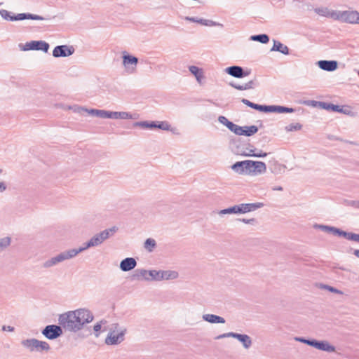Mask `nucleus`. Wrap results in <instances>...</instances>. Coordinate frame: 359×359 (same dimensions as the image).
I'll return each instance as SVG.
<instances>
[{
  "mask_svg": "<svg viewBox=\"0 0 359 359\" xmlns=\"http://www.w3.org/2000/svg\"><path fill=\"white\" fill-rule=\"evenodd\" d=\"M231 86L232 87H233L234 88H236L237 90H245L244 88V85H236V84L231 83Z\"/></svg>",
  "mask_w": 359,
  "mask_h": 359,
  "instance_id": "59",
  "label": "nucleus"
},
{
  "mask_svg": "<svg viewBox=\"0 0 359 359\" xmlns=\"http://www.w3.org/2000/svg\"><path fill=\"white\" fill-rule=\"evenodd\" d=\"M74 53V48L72 46L60 45L53 49V56L55 57H65L72 55Z\"/></svg>",
  "mask_w": 359,
  "mask_h": 359,
  "instance_id": "11",
  "label": "nucleus"
},
{
  "mask_svg": "<svg viewBox=\"0 0 359 359\" xmlns=\"http://www.w3.org/2000/svg\"><path fill=\"white\" fill-rule=\"evenodd\" d=\"M346 238L349 241H353L359 243V234L355 233L347 232Z\"/></svg>",
  "mask_w": 359,
  "mask_h": 359,
  "instance_id": "45",
  "label": "nucleus"
},
{
  "mask_svg": "<svg viewBox=\"0 0 359 359\" xmlns=\"http://www.w3.org/2000/svg\"><path fill=\"white\" fill-rule=\"evenodd\" d=\"M233 333V332H227V333H224V334H219L215 337V339H224V338L232 337Z\"/></svg>",
  "mask_w": 359,
  "mask_h": 359,
  "instance_id": "55",
  "label": "nucleus"
},
{
  "mask_svg": "<svg viewBox=\"0 0 359 359\" xmlns=\"http://www.w3.org/2000/svg\"><path fill=\"white\" fill-rule=\"evenodd\" d=\"M251 164L252 165V174H262L266 170V165L264 162L252 161Z\"/></svg>",
  "mask_w": 359,
  "mask_h": 359,
  "instance_id": "24",
  "label": "nucleus"
},
{
  "mask_svg": "<svg viewBox=\"0 0 359 359\" xmlns=\"http://www.w3.org/2000/svg\"><path fill=\"white\" fill-rule=\"evenodd\" d=\"M314 12L320 16L329 18L335 20L337 11L331 10L327 7H318L314 9Z\"/></svg>",
  "mask_w": 359,
  "mask_h": 359,
  "instance_id": "19",
  "label": "nucleus"
},
{
  "mask_svg": "<svg viewBox=\"0 0 359 359\" xmlns=\"http://www.w3.org/2000/svg\"><path fill=\"white\" fill-rule=\"evenodd\" d=\"M346 233H347V232L342 231L338 228L334 227V232H333L334 235H337V236H343V237L346 238Z\"/></svg>",
  "mask_w": 359,
  "mask_h": 359,
  "instance_id": "52",
  "label": "nucleus"
},
{
  "mask_svg": "<svg viewBox=\"0 0 359 359\" xmlns=\"http://www.w3.org/2000/svg\"><path fill=\"white\" fill-rule=\"evenodd\" d=\"M271 51H278L284 55L289 54V48L287 46L283 44L280 41L273 40V46L271 49Z\"/></svg>",
  "mask_w": 359,
  "mask_h": 359,
  "instance_id": "25",
  "label": "nucleus"
},
{
  "mask_svg": "<svg viewBox=\"0 0 359 359\" xmlns=\"http://www.w3.org/2000/svg\"><path fill=\"white\" fill-rule=\"evenodd\" d=\"M263 206L262 203H241L236 205L238 214H244L250 212L255 211Z\"/></svg>",
  "mask_w": 359,
  "mask_h": 359,
  "instance_id": "13",
  "label": "nucleus"
},
{
  "mask_svg": "<svg viewBox=\"0 0 359 359\" xmlns=\"http://www.w3.org/2000/svg\"><path fill=\"white\" fill-rule=\"evenodd\" d=\"M252 161L245 160L244 161V168H245V174H252Z\"/></svg>",
  "mask_w": 359,
  "mask_h": 359,
  "instance_id": "43",
  "label": "nucleus"
},
{
  "mask_svg": "<svg viewBox=\"0 0 359 359\" xmlns=\"http://www.w3.org/2000/svg\"><path fill=\"white\" fill-rule=\"evenodd\" d=\"M252 108L266 113H267L268 111V105H260L258 104L253 103Z\"/></svg>",
  "mask_w": 359,
  "mask_h": 359,
  "instance_id": "47",
  "label": "nucleus"
},
{
  "mask_svg": "<svg viewBox=\"0 0 359 359\" xmlns=\"http://www.w3.org/2000/svg\"><path fill=\"white\" fill-rule=\"evenodd\" d=\"M61 263L58 255H55L46 261H45L43 264V266L46 269H48L53 267L58 264Z\"/></svg>",
  "mask_w": 359,
  "mask_h": 359,
  "instance_id": "30",
  "label": "nucleus"
},
{
  "mask_svg": "<svg viewBox=\"0 0 359 359\" xmlns=\"http://www.w3.org/2000/svg\"><path fill=\"white\" fill-rule=\"evenodd\" d=\"M93 319V314L90 310L81 308L60 314L58 322L65 330L77 332Z\"/></svg>",
  "mask_w": 359,
  "mask_h": 359,
  "instance_id": "1",
  "label": "nucleus"
},
{
  "mask_svg": "<svg viewBox=\"0 0 359 359\" xmlns=\"http://www.w3.org/2000/svg\"><path fill=\"white\" fill-rule=\"evenodd\" d=\"M116 226L105 229L94 235L88 241L93 248L100 245L104 241L110 238L116 231Z\"/></svg>",
  "mask_w": 359,
  "mask_h": 359,
  "instance_id": "5",
  "label": "nucleus"
},
{
  "mask_svg": "<svg viewBox=\"0 0 359 359\" xmlns=\"http://www.w3.org/2000/svg\"><path fill=\"white\" fill-rule=\"evenodd\" d=\"M126 330L124 327H121L119 326L118 323H114L111 324L109 329V333H119L120 330Z\"/></svg>",
  "mask_w": 359,
  "mask_h": 359,
  "instance_id": "41",
  "label": "nucleus"
},
{
  "mask_svg": "<svg viewBox=\"0 0 359 359\" xmlns=\"http://www.w3.org/2000/svg\"><path fill=\"white\" fill-rule=\"evenodd\" d=\"M0 15L1 17L8 21H17V20H44L45 18L35 15L32 13H18L17 15L13 14L11 12L1 9L0 10Z\"/></svg>",
  "mask_w": 359,
  "mask_h": 359,
  "instance_id": "2",
  "label": "nucleus"
},
{
  "mask_svg": "<svg viewBox=\"0 0 359 359\" xmlns=\"http://www.w3.org/2000/svg\"><path fill=\"white\" fill-rule=\"evenodd\" d=\"M315 228L319 229L325 232L333 233L334 227L327 225L316 224Z\"/></svg>",
  "mask_w": 359,
  "mask_h": 359,
  "instance_id": "40",
  "label": "nucleus"
},
{
  "mask_svg": "<svg viewBox=\"0 0 359 359\" xmlns=\"http://www.w3.org/2000/svg\"><path fill=\"white\" fill-rule=\"evenodd\" d=\"M134 126L140 127L146 129H154L156 128V121H139L134 123Z\"/></svg>",
  "mask_w": 359,
  "mask_h": 359,
  "instance_id": "31",
  "label": "nucleus"
},
{
  "mask_svg": "<svg viewBox=\"0 0 359 359\" xmlns=\"http://www.w3.org/2000/svg\"><path fill=\"white\" fill-rule=\"evenodd\" d=\"M272 189L274 190V191H282L283 190V187H280V186H278V187H273Z\"/></svg>",
  "mask_w": 359,
  "mask_h": 359,
  "instance_id": "63",
  "label": "nucleus"
},
{
  "mask_svg": "<svg viewBox=\"0 0 359 359\" xmlns=\"http://www.w3.org/2000/svg\"><path fill=\"white\" fill-rule=\"evenodd\" d=\"M241 102H242L243 104H245V105H247V106H248V107H251V108L252 107L253 102H252L249 101L248 100L245 99V98H243V99L241 100Z\"/></svg>",
  "mask_w": 359,
  "mask_h": 359,
  "instance_id": "58",
  "label": "nucleus"
},
{
  "mask_svg": "<svg viewBox=\"0 0 359 359\" xmlns=\"http://www.w3.org/2000/svg\"><path fill=\"white\" fill-rule=\"evenodd\" d=\"M325 288L327 289L328 291L333 292V293H336V294H344V292L341 290H338L335 287H333L332 286H330V285H325Z\"/></svg>",
  "mask_w": 359,
  "mask_h": 359,
  "instance_id": "51",
  "label": "nucleus"
},
{
  "mask_svg": "<svg viewBox=\"0 0 359 359\" xmlns=\"http://www.w3.org/2000/svg\"><path fill=\"white\" fill-rule=\"evenodd\" d=\"M57 255L61 262H63L66 260H69L68 256L67 255L65 250L60 252L59 254H57Z\"/></svg>",
  "mask_w": 359,
  "mask_h": 359,
  "instance_id": "54",
  "label": "nucleus"
},
{
  "mask_svg": "<svg viewBox=\"0 0 359 359\" xmlns=\"http://www.w3.org/2000/svg\"><path fill=\"white\" fill-rule=\"evenodd\" d=\"M231 169L238 174L245 175L244 161L236 162L231 165Z\"/></svg>",
  "mask_w": 359,
  "mask_h": 359,
  "instance_id": "33",
  "label": "nucleus"
},
{
  "mask_svg": "<svg viewBox=\"0 0 359 359\" xmlns=\"http://www.w3.org/2000/svg\"><path fill=\"white\" fill-rule=\"evenodd\" d=\"M156 128L163 130H170V125L167 121H156Z\"/></svg>",
  "mask_w": 359,
  "mask_h": 359,
  "instance_id": "38",
  "label": "nucleus"
},
{
  "mask_svg": "<svg viewBox=\"0 0 359 359\" xmlns=\"http://www.w3.org/2000/svg\"><path fill=\"white\" fill-rule=\"evenodd\" d=\"M49 47V44L44 41H31L29 42H27L22 50L25 51L30 50H42L47 53Z\"/></svg>",
  "mask_w": 359,
  "mask_h": 359,
  "instance_id": "9",
  "label": "nucleus"
},
{
  "mask_svg": "<svg viewBox=\"0 0 359 359\" xmlns=\"http://www.w3.org/2000/svg\"><path fill=\"white\" fill-rule=\"evenodd\" d=\"M218 121H219L220 123H222V124H223V125L226 126L228 128H229L230 125H231V123H233V122H231V121H229V120H228L225 116H219L218 117Z\"/></svg>",
  "mask_w": 359,
  "mask_h": 359,
  "instance_id": "48",
  "label": "nucleus"
},
{
  "mask_svg": "<svg viewBox=\"0 0 359 359\" xmlns=\"http://www.w3.org/2000/svg\"><path fill=\"white\" fill-rule=\"evenodd\" d=\"M311 346H313L318 350L324 351L328 353H332L335 351L334 346L331 345L327 341H318L316 339H312Z\"/></svg>",
  "mask_w": 359,
  "mask_h": 359,
  "instance_id": "15",
  "label": "nucleus"
},
{
  "mask_svg": "<svg viewBox=\"0 0 359 359\" xmlns=\"http://www.w3.org/2000/svg\"><path fill=\"white\" fill-rule=\"evenodd\" d=\"M321 107L327 110H332L333 111H337V112H341L344 114H346V111H344L342 109V107L339 105L333 104L331 103H327V102H320Z\"/></svg>",
  "mask_w": 359,
  "mask_h": 359,
  "instance_id": "28",
  "label": "nucleus"
},
{
  "mask_svg": "<svg viewBox=\"0 0 359 359\" xmlns=\"http://www.w3.org/2000/svg\"><path fill=\"white\" fill-rule=\"evenodd\" d=\"M123 65L125 70L128 74H133L136 72L138 64V58L135 56L128 54L126 51L123 52L122 55Z\"/></svg>",
  "mask_w": 359,
  "mask_h": 359,
  "instance_id": "7",
  "label": "nucleus"
},
{
  "mask_svg": "<svg viewBox=\"0 0 359 359\" xmlns=\"http://www.w3.org/2000/svg\"><path fill=\"white\" fill-rule=\"evenodd\" d=\"M12 238L9 236L0 238V253L8 249L11 245Z\"/></svg>",
  "mask_w": 359,
  "mask_h": 359,
  "instance_id": "26",
  "label": "nucleus"
},
{
  "mask_svg": "<svg viewBox=\"0 0 359 359\" xmlns=\"http://www.w3.org/2000/svg\"><path fill=\"white\" fill-rule=\"evenodd\" d=\"M150 276L152 280L161 281L163 280H174L178 278L179 274L175 271L150 270Z\"/></svg>",
  "mask_w": 359,
  "mask_h": 359,
  "instance_id": "6",
  "label": "nucleus"
},
{
  "mask_svg": "<svg viewBox=\"0 0 359 359\" xmlns=\"http://www.w3.org/2000/svg\"><path fill=\"white\" fill-rule=\"evenodd\" d=\"M2 330L3 331H8V332H13L14 331V327H11V326H6V325H4L2 327Z\"/></svg>",
  "mask_w": 359,
  "mask_h": 359,
  "instance_id": "60",
  "label": "nucleus"
},
{
  "mask_svg": "<svg viewBox=\"0 0 359 359\" xmlns=\"http://www.w3.org/2000/svg\"><path fill=\"white\" fill-rule=\"evenodd\" d=\"M295 111L294 108L287 107L285 106L279 105H268V112H276V113H292Z\"/></svg>",
  "mask_w": 359,
  "mask_h": 359,
  "instance_id": "21",
  "label": "nucleus"
},
{
  "mask_svg": "<svg viewBox=\"0 0 359 359\" xmlns=\"http://www.w3.org/2000/svg\"><path fill=\"white\" fill-rule=\"evenodd\" d=\"M351 205L355 208H359V201H352Z\"/></svg>",
  "mask_w": 359,
  "mask_h": 359,
  "instance_id": "62",
  "label": "nucleus"
},
{
  "mask_svg": "<svg viewBox=\"0 0 359 359\" xmlns=\"http://www.w3.org/2000/svg\"><path fill=\"white\" fill-rule=\"evenodd\" d=\"M317 64L321 69L327 72H333L338 67V62L336 60H320Z\"/></svg>",
  "mask_w": 359,
  "mask_h": 359,
  "instance_id": "17",
  "label": "nucleus"
},
{
  "mask_svg": "<svg viewBox=\"0 0 359 359\" xmlns=\"http://www.w3.org/2000/svg\"><path fill=\"white\" fill-rule=\"evenodd\" d=\"M67 255L68 256L69 259H73L76 257L79 252L77 248H71L65 250Z\"/></svg>",
  "mask_w": 359,
  "mask_h": 359,
  "instance_id": "42",
  "label": "nucleus"
},
{
  "mask_svg": "<svg viewBox=\"0 0 359 359\" xmlns=\"http://www.w3.org/2000/svg\"><path fill=\"white\" fill-rule=\"evenodd\" d=\"M101 118L131 119L133 116L126 111H111L102 109Z\"/></svg>",
  "mask_w": 359,
  "mask_h": 359,
  "instance_id": "10",
  "label": "nucleus"
},
{
  "mask_svg": "<svg viewBox=\"0 0 359 359\" xmlns=\"http://www.w3.org/2000/svg\"><path fill=\"white\" fill-rule=\"evenodd\" d=\"M90 248H93L90 243L89 241L83 243L81 246H80L78 249L79 253L83 252V251L88 250Z\"/></svg>",
  "mask_w": 359,
  "mask_h": 359,
  "instance_id": "50",
  "label": "nucleus"
},
{
  "mask_svg": "<svg viewBox=\"0 0 359 359\" xmlns=\"http://www.w3.org/2000/svg\"><path fill=\"white\" fill-rule=\"evenodd\" d=\"M225 72L235 78H243L249 75L248 72H245L243 68L240 66H231L225 69Z\"/></svg>",
  "mask_w": 359,
  "mask_h": 359,
  "instance_id": "14",
  "label": "nucleus"
},
{
  "mask_svg": "<svg viewBox=\"0 0 359 359\" xmlns=\"http://www.w3.org/2000/svg\"><path fill=\"white\" fill-rule=\"evenodd\" d=\"M82 111H86L88 114L93 116H96V117H99V118H102V109H86V108H83V107H77L76 109H75V111L76 112H81Z\"/></svg>",
  "mask_w": 359,
  "mask_h": 359,
  "instance_id": "27",
  "label": "nucleus"
},
{
  "mask_svg": "<svg viewBox=\"0 0 359 359\" xmlns=\"http://www.w3.org/2000/svg\"><path fill=\"white\" fill-rule=\"evenodd\" d=\"M228 129L237 135H241V134L243 133V127L238 126L233 123H232L231 125H230Z\"/></svg>",
  "mask_w": 359,
  "mask_h": 359,
  "instance_id": "36",
  "label": "nucleus"
},
{
  "mask_svg": "<svg viewBox=\"0 0 359 359\" xmlns=\"http://www.w3.org/2000/svg\"><path fill=\"white\" fill-rule=\"evenodd\" d=\"M335 20L349 24H359V13L356 11H337Z\"/></svg>",
  "mask_w": 359,
  "mask_h": 359,
  "instance_id": "4",
  "label": "nucleus"
},
{
  "mask_svg": "<svg viewBox=\"0 0 359 359\" xmlns=\"http://www.w3.org/2000/svg\"><path fill=\"white\" fill-rule=\"evenodd\" d=\"M254 85H255L254 81L251 80V81H248V83H246L245 84H244V88L245 90L253 88Z\"/></svg>",
  "mask_w": 359,
  "mask_h": 359,
  "instance_id": "56",
  "label": "nucleus"
},
{
  "mask_svg": "<svg viewBox=\"0 0 359 359\" xmlns=\"http://www.w3.org/2000/svg\"><path fill=\"white\" fill-rule=\"evenodd\" d=\"M252 41H259L262 43H267L269 41V37L266 34L252 35L250 36Z\"/></svg>",
  "mask_w": 359,
  "mask_h": 359,
  "instance_id": "34",
  "label": "nucleus"
},
{
  "mask_svg": "<svg viewBox=\"0 0 359 359\" xmlns=\"http://www.w3.org/2000/svg\"><path fill=\"white\" fill-rule=\"evenodd\" d=\"M203 320L208 322L212 324L220 323L224 324L226 323L225 319L223 317L215 315V314H203L202 316Z\"/></svg>",
  "mask_w": 359,
  "mask_h": 359,
  "instance_id": "20",
  "label": "nucleus"
},
{
  "mask_svg": "<svg viewBox=\"0 0 359 359\" xmlns=\"http://www.w3.org/2000/svg\"><path fill=\"white\" fill-rule=\"evenodd\" d=\"M187 21L198 23L199 19L193 17H185L184 18Z\"/></svg>",
  "mask_w": 359,
  "mask_h": 359,
  "instance_id": "61",
  "label": "nucleus"
},
{
  "mask_svg": "<svg viewBox=\"0 0 359 359\" xmlns=\"http://www.w3.org/2000/svg\"><path fill=\"white\" fill-rule=\"evenodd\" d=\"M237 220L239 222H243L245 224H250V225H257L258 223L257 220L255 218H250V219L239 218Z\"/></svg>",
  "mask_w": 359,
  "mask_h": 359,
  "instance_id": "44",
  "label": "nucleus"
},
{
  "mask_svg": "<svg viewBox=\"0 0 359 359\" xmlns=\"http://www.w3.org/2000/svg\"><path fill=\"white\" fill-rule=\"evenodd\" d=\"M22 346L31 352L33 351H48L50 347L46 341H39L36 339H27L21 341Z\"/></svg>",
  "mask_w": 359,
  "mask_h": 359,
  "instance_id": "3",
  "label": "nucleus"
},
{
  "mask_svg": "<svg viewBox=\"0 0 359 359\" xmlns=\"http://www.w3.org/2000/svg\"><path fill=\"white\" fill-rule=\"evenodd\" d=\"M257 131H258V128L256 126H243V133L241 134V135L250 137V136H252V135L257 133Z\"/></svg>",
  "mask_w": 359,
  "mask_h": 359,
  "instance_id": "32",
  "label": "nucleus"
},
{
  "mask_svg": "<svg viewBox=\"0 0 359 359\" xmlns=\"http://www.w3.org/2000/svg\"><path fill=\"white\" fill-rule=\"evenodd\" d=\"M219 214L220 215H226V214H238L237 209H236V205L220 210L219 212Z\"/></svg>",
  "mask_w": 359,
  "mask_h": 359,
  "instance_id": "39",
  "label": "nucleus"
},
{
  "mask_svg": "<svg viewBox=\"0 0 359 359\" xmlns=\"http://www.w3.org/2000/svg\"><path fill=\"white\" fill-rule=\"evenodd\" d=\"M232 338L239 341L245 349H249L252 344V339L248 334L233 332Z\"/></svg>",
  "mask_w": 359,
  "mask_h": 359,
  "instance_id": "18",
  "label": "nucleus"
},
{
  "mask_svg": "<svg viewBox=\"0 0 359 359\" xmlns=\"http://www.w3.org/2000/svg\"><path fill=\"white\" fill-rule=\"evenodd\" d=\"M294 339L297 341H299V342L306 344L309 345V346H311V342H312V339H306L303 338V337H295Z\"/></svg>",
  "mask_w": 359,
  "mask_h": 359,
  "instance_id": "53",
  "label": "nucleus"
},
{
  "mask_svg": "<svg viewBox=\"0 0 359 359\" xmlns=\"http://www.w3.org/2000/svg\"><path fill=\"white\" fill-rule=\"evenodd\" d=\"M198 23L205 26H215L217 23L210 20L199 19Z\"/></svg>",
  "mask_w": 359,
  "mask_h": 359,
  "instance_id": "49",
  "label": "nucleus"
},
{
  "mask_svg": "<svg viewBox=\"0 0 359 359\" xmlns=\"http://www.w3.org/2000/svg\"><path fill=\"white\" fill-rule=\"evenodd\" d=\"M62 328L60 325H49L43 329L41 333L48 339L53 340L62 334Z\"/></svg>",
  "mask_w": 359,
  "mask_h": 359,
  "instance_id": "8",
  "label": "nucleus"
},
{
  "mask_svg": "<svg viewBox=\"0 0 359 359\" xmlns=\"http://www.w3.org/2000/svg\"><path fill=\"white\" fill-rule=\"evenodd\" d=\"M156 247V242L153 238H147L144 243V248L146 250L149 252H153L154 248Z\"/></svg>",
  "mask_w": 359,
  "mask_h": 359,
  "instance_id": "35",
  "label": "nucleus"
},
{
  "mask_svg": "<svg viewBox=\"0 0 359 359\" xmlns=\"http://www.w3.org/2000/svg\"><path fill=\"white\" fill-rule=\"evenodd\" d=\"M189 72L194 75L198 83H201L202 80L204 79V74L202 69L192 65L189 67Z\"/></svg>",
  "mask_w": 359,
  "mask_h": 359,
  "instance_id": "23",
  "label": "nucleus"
},
{
  "mask_svg": "<svg viewBox=\"0 0 359 359\" xmlns=\"http://www.w3.org/2000/svg\"><path fill=\"white\" fill-rule=\"evenodd\" d=\"M7 189V185L4 182H0V193L5 191Z\"/></svg>",
  "mask_w": 359,
  "mask_h": 359,
  "instance_id": "57",
  "label": "nucleus"
},
{
  "mask_svg": "<svg viewBox=\"0 0 359 359\" xmlns=\"http://www.w3.org/2000/svg\"><path fill=\"white\" fill-rule=\"evenodd\" d=\"M255 149H250L248 152L237 150L235 152L237 154H241L245 156H254V157H265L267 156L266 152L260 151L259 153H254Z\"/></svg>",
  "mask_w": 359,
  "mask_h": 359,
  "instance_id": "29",
  "label": "nucleus"
},
{
  "mask_svg": "<svg viewBox=\"0 0 359 359\" xmlns=\"http://www.w3.org/2000/svg\"><path fill=\"white\" fill-rule=\"evenodd\" d=\"M104 323H106V321L101 320L100 322L97 323L93 326V330H94V332H95V337H99V335H100V331L101 330V328H102V325Z\"/></svg>",
  "mask_w": 359,
  "mask_h": 359,
  "instance_id": "46",
  "label": "nucleus"
},
{
  "mask_svg": "<svg viewBox=\"0 0 359 359\" xmlns=\"http://www.w3.org/2000/svg\"><path fill=\"white\" fill-rule=\"evenodd\" d=\"M137 263L133 257H126L121 260L119 264L120 269L123 272H127L134 269Z\"/></svg>",
  "mask_w": 359,
  "mask_h": 359,
  "instance_id": "16",
  "label": "nucleus"
},
{
  "mask_svg": "<svg viewBox=\"0 0 359 359\" xmlns=\"http://www.w3.org/2000/svg\"><path fill=\"white\" fill-rule=\"evenodd\" d=\"M302 126L300 123H291L285 127V130L287 132L300 130Z\"/></svg>",
  "mask_w": 359,
  "mask_h": 359,
  "instance_id": "37",
  "label": "nucleus"
},
{
  "mask_svg": "<svg viewBox=\"0 0 359 359\" xmlns=\"http://www.w3.org/2000/svg\"><path fill=\"white\" fill-rule=\"evenodd\" d=\"M126 330H120L119 333H108L105 339V344L107 345H117L124 341V336Z\"/></svg>",
  "mask_w": 359,
  "mask_h": 359,
  "instance_id": "12",
  "label": "nucleus"
},
{
  "mask_svg": "<svg viewBox=\"0 0 359 359\" xmlns=\"http://www.w3.org/2000/svg\"><path fill=\"white\" fill-rule=\"evenodd\" d=\"M354 255L359 258V250H355L353 252Z\"/></svg>",
  "mask_w": 359,
  "mask_h": 359,
  "instance_id": "64",
  "label": "nucleus"
},
{
  "mask_svg": "<svg viewBox=\"0 0 359 359\" xmlns=\"http://www.w3.org/2000/svg\"><path fill=\"white\" fill-rule=\"evenodd\" d=\"M140 277L147 281L152 280L151 276H150V270L148 271L144 269H137L135 271V273L133 274V278L134 280H141Z\"/></svg>",
  "mask_w": 359,
  "mask_h": 359,
  "instance_id": "22",
  "label": "nucleus"
}]
</instances>
